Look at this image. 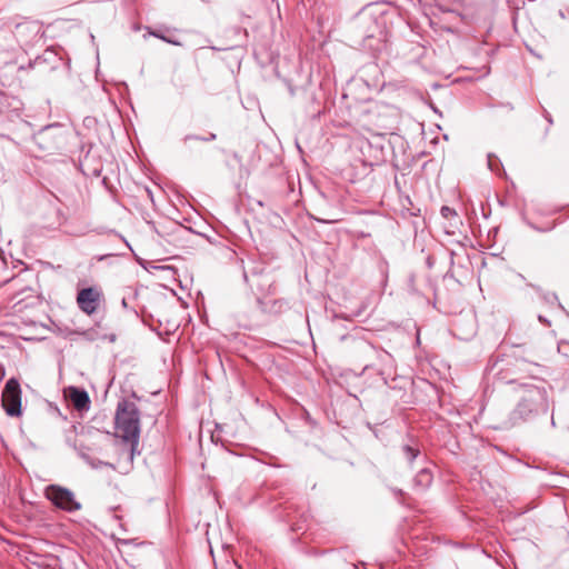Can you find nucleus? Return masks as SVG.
<instances>
[{"label":"nucleus","mask_w":569,"mask_h":569,"mask_svg":"<svg viewBox=\"0 0 569 569\" xmlns=\"http://www.w3.org/2000/svg\"><path fill=\"white\" fill-rule=\"evenodd\" d=\"M61 142H62L61 134H56L54 136V147L58 148Z\"/></svg>","instance_id":"ddd939ff"},{"label":"nucleus","mask_w":569,"mask_h":569,"mask_svg":"<svg viewBox=\"0 0 569 569\" xmlns=\"http://www.w3.org/2000/svg\"><path fill=\"white\" fill-rule=\"evenodd\" d=\"M214 139H216V134L211 133L210 137L207 140H214Z\"/></svg>","instance_id":"6ab92c4d"},{"label":"nucleus","mask_w":569,"mask_h":569,"mask_svg":"<svg viewBox=\"0 0 569 569\" xmlns=\"http://www.w3.org/2000/svg\"><path fill=\"white\" fill-rule=\"evenodd\" d=\"M539 321L549 325L548 320L542 316H539Z\"/></svg>","instance_id":"dca6fc26"},{"label":"nucleus","mask_w":569,"mask_h":569,"mask_svg":"<svg viewBox=\"0 0 569 569\" xmlns=\"http://www.w3.org/2000/svg\"><path fill=\"white\" fill-rule=\"evenodd\" d=\"M448 210H449V208H448V207H443V208H442V211H445V213H448Z\"/></svg>","instance_id":"412c9836"},{"label":"nucleus","mask_w":569,"mask_h":569,"mask_svg":"<svg viewBox=\"0 0 569 569\" xmlns=\"http://www.w3.org/2000/svg\"><path fill=\"white\" fill-rule=\"evenodd\" d=\"M152 36L166 41V42H169L171 44H174V46H180V42L179 41H176V40H172V39H169L167 38V36H162V34H159L157 32H151Z\"/></svg>","instance_id":"9b49d317"},{"label":"nucleus","mask_w":569,"mask_h":569,"mask_svg":"<svg viewBox=\"0 0 569 569\" xmlns=\"http://www.w3.org/2000/svg\"><path fill=\"white\" fill-rule=\"evenodd\" d=\"M116 435L131 446V457L139 443L140 412L134 402L121 400L116 410Z\"/></svg>","instance_id":"f03ea898"},{"label":"nucleus","mask_w":569,"mask_h":569,"mask_svg":"<svg viewBox=\"0 0 569 569\" xmlns=\"http://www.w3.org/2000/svg\"><path fill=\"white\" fill-rule=\"evenodd\" d=\"M320 221H321V222H325V223H335V222H337L338 220L332 219V220H320Z\"/></svg>","instance_id":"f3484780"},{"label":"nucleus","mask_w":569,"mask_h":569,"mask_svg":"<svg viewBox=\"0 0 569 569\" xmlns=\"http://www.w3.org/2000/svg\"><path fill=\"white\" fill-rule=\"evenodd\" d=\"M51 129L60 130V126H58V124L46 126V127L41 130V134L44 137V136L47 134V132H48V131H50Z\"/></svg>","instance_id":"f8f14e48"},{"label":"nucleus","mask_w":569,"mask_h":569,"mask_svg":"<svg viewBox=\"0 0 569 569\" xmlns=\"http://www.w3.org/2000/svg\"><path fill=\"white\" fill-rule=\"evenodd\" d=\"M79 453L80 456L86 459L87 461H89V457L82 451V450H79Z\"/></svg>","instance_id":"2eb2a0df"},{"label":"nucleus","mask_w":569,"mask_h":569,"mask_svg":"<svg viewBox=\"0 0 569 569\" xmlns=\"http://www.w3.org/2000/svg\"><path fill=\"white\" fill-rule=\"evenodd\" d=\"M42 59L43 61H50L53 60L56 62H59L61 58L58 56V53L54 50L48 49L43 53V58L38 57V61Z\"/></svg>","instance_id":"9d476101"},{"label":"nucleus","mask_w":569,"mask_h":569,"mask_svg":"<svg viewBox=\"0 0 569 569\" xmlns=\"http://www.w3.org/2000/svg\"><path fill=\"white\" fill-rule=\"evenodd\" d=\"M448 210H449V208H448V207H443V208H442V211H445V213H448Z\"/></svg>","instance_id":"aec40b11"},{"label":"nucleus","mask_w":569,"mask_h":569,"mask_svg":"<svg viewBox=\"0 0 569 569\" xmlns=\"http://www.w3.org/2000/svg\"><path fill=\"white\" fill-rule=\"evenodd\" d=\"M103 299L102 291L96 287L81 289L77 295V303L86 315L94 313Z\"/></svg>","instance_id":"39448f33"},{"label":"nucleus","mask_w":569,"mask_h":569,"mask_svg":"<svg viewBox=\"0 0 569 569\" xmlns=\"http://www.w3.org/2000/svg\"><path fill=\"white\" fill-rule=\"evenodd\" d=\"M73 408L78 411H87L90 408V398L86 390L70 387L66 392Z\"/></svg>","instance_id":"423d86ee"},{"label":"nucleus","mask_w":569,"mask_h":569,"mask_svg":"<svg viewBox=\"0 0 569 569\" xmlns=\"http://www.w3.org/2000/svg\"><path fill=\"white\" fill-rule=\"evenodd\" d=\"M431 482H432V475H431V472H430L428 469H426V468L421 469V470L417 473V476H416V478H415V485H416L417 487L422 488V489H425V488L429 487V486L431 485Z\"/></svg>","instance_id":"0eeeda50"},{"label":"nucleus","mask_w":569,"mask_h":569,"mask_svg":"<svg viewBox=\"0 0 569 569\" xmlns=\"http://www.w3.org/2000/svg\"><path fill=\"white\" fill-rule=\"evenodd\" d=\"M2 406L7 415L13 417L21 412V390L17 379L11 378L7 381L2 391Z\"/></svg>","instance_id":"20e7f679"},{"label":"nucleus","mask_w":569,"mask_h":569,"mask_svg":"<svg viewBox=\"0 0 569 569\" xmlns=\"http://www.w3.org/2000/svg\"><path fill=\"white\" fill-rule=\"evenodd\" d=\"M4 368L0 365V381L4 378Z\"/></svg>","instance_id":"4468645a"},{"label":"nucleus","mask_w":569,"mask_h":569,"mask_svg":"<svg viewBox=\"0 0 569 569\" xmlns=\"http://www.w3.org/2000/svg\"><path fill=\"white\" fill-rule=\"evenodd\" d=\"M44 496L56 507L66 511H76L80 509V503L74 499V495L60 486L51 485L44 490Z\"/></svg>","instance_id":"7ed1b4c3"},{"label":"nucleus","mask_w":569,"mask_h":569,"mask_svg":"<svg viewBox=\"0 0 569 569\" xmlns=\"http://www.w3.org/2000/svg\"><path fill=\"white\" fill-rule=\"evenodd\" d=\"M488 164H489V168H490L491 170H493V168H492V162H491V156H490V154H489V159H488Z\"/></svg>","instance_id":"a211bd4d"},{"label":"nucleus","mask_w":569,"mask_h":569,"mask_svg":"<svg viewBox=\"0 0 569 569\" xmlns=\"http://www.w3.org/2000/svg\"><path fill=\"white\" fill-rule=\"evenodd\" d=\"M518 402L509 413L508 422L516 426L527 422L549 410V396L545 386L522 383L518 386Z\"/></svg>","instance_id":"f257e3e1"},{"label":"nucleus","mask_w":569,"mask_h":569,"mask_svg":"<svg viewBox=\"0 0 569 569\" xmlns=\"http://www.w3.org/2000/svg\"><path fill=\"white\" fill-rule=\"evenodd\" d=\"M402 451L409 462H412L420 453V450L418 447H413V446H409V445L403 446Z\"/></svg>","instance_id":"6e6552de"},{"label":"nucleus","mask_w":569,"mask_h":569,"mask_svg":"<svg viewBox=\"0 0 569 569\" xmlns=\"http://www.w3.org/2000/svg\"><path fill=\"white\" fill-rule=\"evenodd\" d=\"M56 561H57V559L53 557H44V556L38 555L37 566H38V568L49 569L50 567H52L56 563Z\"/></svg>","instance_id":"1a4fd4ad"}]
</instances>
